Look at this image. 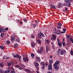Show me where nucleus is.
<instances>
[{
  "label": "nucleus",
  "mask_w": 73,
  "mask_h": 73,
  "mask_svg": "<svg viewBox=\"0 0 73 73\" xmlns=\"http://www.w3.org/2000/svg\"><path fill=\"white\" fill-rule=\"evenodd\" d=\"M38 36L39 38H42V37H45V36L43 33L41 32L38 34Z\"/></svg>",
  "instance_id": "nucleus-1"
},
{
  "label": "nucleus",
  "mask_w": 73,
  "mask_h": 73,
  "mask_svg": "<svg viewBox=\"0 0 73 73\" xmlns=\"http://www.w3.org/2000/svg\"><path fill=\"white\" fill-rule=\"evenodd\" d=\"M65 2L68 5V7H70L71 5V0H64Z\"/></svg>",
  "instance_id": "nucleus-2"
},
{
  "label": "nucleus",
  "mask_w": 73,
  "mask_h": 73,
  "mask_svg": "<svg viewBox=\"0 0 73 73\" xmlns=\"http://www.w3.org/2000/svg\"><path fill=\"white\" fill-rule=\"evenodd\" d=\"M44 47L43 46H42L41 48H40V50L38 49L37 50L38 53L40 54L41 53H42L44 51Z\"/></svg>",
  "instance_id": "nucleus-3"
},
{
  "label": "nucleus",
  "mask_w": 73,
  "mask_h": 73,
  "mask_svg": "<svg viewBox=\"0 0 73 73\" xmlns=\"http://www.w3.org/2000/svg\"><path fill=\"white\" fill-rule=\"evenodd\" d=\"M34 65V66H35V67L37 70H39V67L38 66H39V64H38V63L36 62H35Z\"/></svg>",
  "instance_id": "nucleus-4"
},
{
  "label": "nucleus",
  "mask_w": 73,
  "mask_h": 73,
  "mask_svg": "<svg viewBox=\"0 0 73 73\" xmlns=\"http://www.w3.org/2000/svg\"><path fill=\"white\" fill-rule=\"evenodd\" d=\"M60 54L61 55H63V54H66V51L65 50H62L60 52Z\"/></svg>",
  "instance_id": "nucleus-5"
},
{
  "label": "nucleus",
  "mask_w": 73,
  "mask_h": 73,
  "mask_svg": "<svg viewBox=\"0 0 73 73\" xmlns=\"http://www.w3.org/2000/svg\"><path fill=\"white\" fill-rule=\"evenodd\" d=\"M51 39L52 41H53L54 40H55L56 39V36L55 35H52V37H51Z\"/></svg>",
  "instance_id": "nucleus-6"
},
{
  "label": "nucleus",
  "mask_w": 73,
  "mask_h": 73,
  "mask_svg": "<svg viewBox=\"0 0 73 73\" xmlns=\"http://www.w3.org/2000/svg\"><path fill=\"white\" fill-rule=\"evenodd\" d=\"M36 62H40V61H41V59H40V57L36 56Z\"/></svg>",
  "instance_id": "nucleus-7"
},
{
  "label": "nucleus",
  "mask_w": 73,
  "mask_h": 73,
  "mask_svg": "<svg viewBox=\"0 0 73 73\" xmlns=\"http://www.w3.org/2000/svg\"><path fill=\"white\" fill-rule=\"evenodd\" d=\"M50 49L49 48V45H47L46 46V52L47 53H48V51L50 50Z\"/></svg>",
  "instance_id": "nucleus-8"
},
{
  "label": "nucleus",
  "mask_w": 73,
  "mask_h": 73,
  "mask_svg": "<svg viewBox=\"0 0 73 73\" xmlns=\"http://www.w3.org/2000/svg\"><path fill=\"white\" fill-rule=\"evenodd\" d=\"M23 60H24L25 62H28V61H29V59L28 57H27L26 58L25 57L23 58Z\"/></svg>",
  "instance_id": "nucleus-9"
},
{
  "label": "nucleus",
  "mask_w": 73,
  "mask_h": 73,
  "mask_svg": "<svg viewBox=\"0 0 73 73\" xmlns=\"http://www.w3.org/2000/svg\"><path fill=\"white\" fill-rule=\"evenodd\" d=\"M53 65L54 67V69H55V70H58V69H59V67L57 65H55L54 64Z\"/></svg>",
  "instance_id": "nucleus-10"
},
{
  "label": "nucleus",
  "mask_w": 73,
  "mask_h": 73,
  "mask_svg": "<svg viewBox=\"0 0 73 73\" xmlns=\"http://www.w3.org/2000/svg\"><path fill=\"white\" fill-rule=\"evenodd\" d=\"M48 66V70H51V69H52V65L49 64Z\"/></svg>",
  "instance_id": "nucleus-11"
},
{
  "label": "nucleus",
  "mask_w": 73,
  "mask_h": 73,
  "mask_svg": "<svg viewBox=\"0 0 73 73\" xmlns=\"http://www.w3.org/2000/svg\"><path fill=\"white\" fill-rule=\"evenodd\" d=\"M36 42H38V44H41V39H36Z\"/></svg>",
  "instance_id": "nucleus-12"
},
{
  "label": "nucleus",
  "mask_w": 73,
  "mask_h": 73,
  "mask_svg": "<svg viewBox=\"0 0 73 73\" xmlns=\"http://www.w3.org/2000/svg\"><path fill=\"white\" fill-rule=\"evenodd\" d=\"M45 43L47 44L48 45L50 44V42H49V40L48 39H47L45 41Z\"/></svg>",
  "instance_id": "nucleus-13"
},
{
  "label": "nucleus",
  "mask_w": 73,
  "mask_h": 73,
  "mask_svg": "<svg viewBox=\"0 0 73 73\" xmlns=\"http://www.w3.org/2000/svg\"><path fill=\"white\" fill-rule=\"evenodd\" d=\"M13 56L14 58H16L17 57V58H19V57H20V56H19V55L18 54H17L16 55Z\"/></svg>",
  "instance_id": "nucleus-14"
},
{
  "label": "nucleus",
  "mask_w": 73,
  "mask_h": 73,
  "mask_svg": "<svg viewBox=\"0 0 73 73\" xmlns=\"http://www.w3.org/2000/svg\"><path fill=\"white\" fill-rule=\"evenodd\" d=\"M1 32H5V30H4L3 28L2 27H1L0 28V33H1Z\"/></svg>",
  "instance_id": "nucleus-15"
},
{
  "label": "nucleus",
  "mask_w": 73,
  "mask_h": 73,
  "mask_svg": "<svg viewBox=\"0 0 73 73\" xmlns=\"http://www.w3.org/2000/svg\"><path fill=\"white\" fill-rule=\"evenodd\" d=\"M25 71L27 72L28 73H31V71L30 70L28 69H25Z\"/></svg>",
  "instance_id": "nucleus-16"
},
{
  "label": "nucleus",
  "mask_w": 73,
  "mask_h": 73,
  "mask_svg": "<svg viewBox=\"0 0 73 73\" xmlns=\"http://www.w3.org/2000/svg\"><path fill=\"white\" fill-rule=\"evenodd\" d=\"M59 62H60V61H59L56 60V61L55 62V63L54 65H58V64H59Z\"/></svg>",
  "instance_id": "nucleus-17"
},
{
  "label": "nucleus",
  "mask_w": 73,
  "mask_h": 73,
  "mask_svg": "<svg viewBox=\"0 0 73 73\" xmlns=\"http://www.w3.org/2000/svg\"><path fill=\"white\" fill-rule=\"evenodd\" d=\"M0 48L1 50H4V49H5V47L4 46L0 45Z\"/></svg>",
  "instance_id": "nucleus-18"
},
{
  "label": "nucleus",
  "mask_w": 73,
  "mask_h": 73,
  "mask_svg": "<svg viewBox=\"0 0 73 73\" xmlns=\"http://www.w3.org/2000/svg\"><path fill=\"white\" fill-rule=\"evenodd\" d=\"M58 44L60 48L62 47V43L61 42H58Z\"/></svg>",
  "instance_id": "nucleus-19"
},
{
  "label": "nucleus",
  "mask_w": 73,
  "mask_h": 73,
  "mask_svg": "<svg viewBox=\"0 0 73 73\" xmlns=\"http://www.w3.org/2000/svg\"><path fill=\"white\" fill-rule=\"evenodd\" d=\"M31 46L34 48L35 46V42H32L31 43Z\"/></svg>",
  "instance_id": "nucleus-20"
},
{
  "label": "nucleus",
  "mask_w": 73,
  "mask_h": 73,
  "mask_svg": "<svg viewBox=\"0 0 73 73\" xmlns=\"http://www.w3.org/2000/svg\"><path fill=\"white\" fill-rule=\"evenodd\" d=\"M53 60L52 59H51L49 60V64H53Z\"/></svg>",
  "instance_id": "nucleus-21"
},
{
  "label": "nucleus",
  "mask_w": 73,
  "mask_h": 73,
  "mask_svg": "<svg viewBox=\"0 0 73 73\" xmlns=\"http://www.w3.org/2000/svg\"><path fill=\"white\" fill-rule=\"evenodd\" d=\"M11 41H12V42H15V38L14 37L12 36L11 37Z\"/></svg>",
  "instance_id": "nucleus-22"
},
{
  "label": "nucleus",
  "mask_w": 73,
  "mask_h": 73,
  "mask_svg": "<svg viewBox=\"0 0 73 73\" xmlns=\"http://www.w3.org/2000/svg\"><path fill=\"white\" fill-rule=\"evenodd\" d=\"M5 36V34H4V32L2 33L0 35V36L1 37H4Z\"/></svg>",
  "instance_id": "nucleus-23"
},
{
  "label": "nucleus",
  "mask_w": 73,
  "mask_h": 73,
  "mask_svg": "<svg viewBox=\"0 0 73 73\" xmlns=\"http://www.w3.org/2000/svg\"><path fill=\"white\" fill-rule=\"evenodd\" d=\"M62 5V3H58V6L57 7L58 8H61V7Z\"/></svg>",
  "instance_id": "nucleus-24"
},
{
  "label": "nucleus",
  "mask_w": 73,
  "mask_h": 73,
  "mask_svg": "<svg viewBox=\"0 0 73 73\" xmlns=\"http://www.w3.org/2000/svg\"><path fill=\"white\" fill-rule=\"evenodd\" d=\"M6 43L7 45H9V44H10L11 43V42H10V41L9 40H7Z\"/></svg>",
  "instance_id": "nucleus-25"
},
{
  "label": "nucleus",
  "mask_w": 73,
  "mask_h": 73,
  "mask_svg": "<svg viewBox=\"0 0 73 73\" xmlns=\"http://www.w3.org/2000/svg\"><path fill=\"white\" fill-rule=\"evenodd\" d=\"M14 48H17L18 46V44L17 43H15L14 45Z\"/></svg>",
  "instance_id": "nucleus-26"
},
{
  "label": "nucleus",
  "mask_w": 73,
  "mask_h": 73,
  "mask_svg": "<svg viewBox=\"0 0 73 73\" xmlns=\"http://www.w3.org/2000/svg\"><path fill=\"white\" fill-rule=\"evenodd\" d=\"M31 56L32 58H34V57H35V54H34L33 53H31Z\"/></svg>",
  "instance_id": "nucleus-27"
},
{
  "label": "nucleus",
  "mask_w": 73,
  "mask_h": 73,
  "mask_svg": "<svg viewBox=\"0 0 73 73\" xmlns=\"http://www.w3.org/2000/svg\"><path fill=\"white\" fill-rule=\"evenodd\" d=\"M32 25L33 27V28H35L37 26V25H36V23H35V24L33 23L32 24Z\"/></svg>",
  "instance_id": "nucleus-28"
},
{
  "label": "nucleus",
  "mask_w": 73,
  "mask_h": 73,
  "mask_svg": "<svg viewBox=\"0 0 73 73\" xmlns=\"http://www.w3.org/2000/svg\"><path fill=\"white\" fill-rule=\"evenodd\" d=\"M50 6L52 7V8H53L54 9H56V7L55 6V5H50Z\"/></svg>",
  "instance_id": "nucleus-29"
},
{
  "label": "nucleus",
  "mask_w": 73,
  "mask_h": 73,
  "mask_svg": "<svg viewBox=\"0 0 73 73\" xmlns=\"http://www.w3.org/2000/svg\"><path fill=\"white\" fill-rule=\"evenodd\" d=\"M63 6H66L67 7H68V5L67 3H64L63 4Z\"/></svg>",
  "instance_id": "nucleus-30"
},
{
  "label": "nucleus",
  "mask_w": 73,
  "mask_h": 73,
  "mask_svg": "<svg viewBox=\"0 0 73 73\" xmlns=\"http://www.w3.org/2000/svg\"><path fill=\"white\" fill-rule=\"evenodd\" d=\"M62 24H61L60 23H57V26H59L60 27H61V26H62Z\"/></svg>",
  "instance_id": "nucleus-31"
},
{
  "label": "nucleus",
  "mask_w": 73,
  "mask_h": 73,
  "mask_svg": "<svg viewBox=\"0 0 73 73\" xmlns=\"http://www.w3.org/2000/svg\"><path fill=\"white\" fill-rule=\"evenodd\" d=\"M40 65H43L45 64V63H44V62H41L40 63Z\"/></svg>",
  "instance_id": "nucleus-32"
},
{
  "label": "nucleus",
  "mask_w": 73,
  "mask_h": 73,
  "mask_svg": "<svg viewBox=\"0 0 73 73\" xmlns=\"http://www.w3.org/2000/svg\"><path fill=\"white\" fill-rule=\"evenodd\" d=\"M51 48H52V49H54V48H55V45H54H54H52Z\"/></svg>",
  "instance_id": "nucleus-33"
},
{
  "label": "nucleus",
  "mask_w": 73,
  "mask_h": 73,
  "mask_svg": "<svg viewBox=\"0 0 73 73\" xmlns=\"http://www.w3.org/2000/svg\"><path fill=\"white\" fill-rule=\"evenodd\" d=\"M10 73H16V71L15 70H11Z\"/></svg>",
  "instance_id": "nucleus-34"
},
{
  "label": "nucleus",
  "mask_w": 73,
  "mask_h": 73,
  "mask_svg": "<svg viewBox=\"0 0 73 73\" xmlns=\"http://www.w3.org/2000/svg\"><path fill=\"white\" fill-rule=\"evenodd\" d=\"M13 64V63L12 62H10V63H8L7 64V65H8V66H11V64Z\"/></svg>",
  "instance_id": "nucleus-35"
},
{
  "label": "nucleus",
  "mask_w": 73,
  "mask_h": 73,
  "mask_svg": "<svg viewBox=\"0 0 73 73\" xmlns=\"http://www.w3.org/2000/svg\"><path fill=\"white\" fill-rule=\"evenodd\" d=\"M70 41L72 43H73V40L72 38H69Z\"/></svg>",
  "instance_id": "nucleus-36"
},
{
  "label": "nucleus",
  "mask_w": 73,
  "mask_h": 73,
  "mask_svg": "<svg viewBox=\"0 0 73 73\" xmlns=\"http://www.w3.org/2000/svg\"><path fill=\"white\" fill-rule=\"evenodd\" d=\"M3 73L4 72V70L3 69H0V73Z\"/></svg>",
  "instance_id": "nucleus-37"
},
{
  "label": "nucleus",
  "mask_w": 73,
  "mask_h": 73,
  "mask_svg": "<svg viewBox=\"0 0 73 73\" xmlns=\"http://www.w3.org/2000/svg\"><path fill=\"white\" fill-rule=\"evenodd\" d=\"M23 69V68L22 67H19V69L20 70H22Z\"/></svg>",
  "instance_id": "nucleus-38"
},
{
  "label": "nucleus",
  "mask_w": 73,
  "mask_h": 73,
  "mask_svg": "<svg viewBox=\"0 0 73 73\" xmlns=\"http://www.w3.org/2000/svg\"><path fill=\"white\" fill-rule=\"evenodd\" d=\"M62 43L63 46H65V45H66V44L64 42H62Z\"/></svg>",
  "instance_id": "nucleus-39"
},
{
  "label": "nucleus",
  "mask_w": 73,
  "mask_h": 73,
  "mask_svg": "<svg viewBox=\"0 0 73 73\" xmlns=\"http://www.w3.org/2000/svg\"><path fill=\"white\" fill-rule=\"evenodd\" d=\"M42 65V69H45V64H44Z\"/></svg>",
  "instance_id": "nucleus-40"
},
{
  "label": "nucleus",
  "mask_w": 73,
  "mask_h": 73,
  "mask_svg": "<svg viewBox=\"0 0 73 73\" xmlns=\"http://www.w3.org/2000/svg\"><path fill=\"white\" fill-rule=\"evenodd\" d=\"M70 53L71 55H73V50H71L70 52Z\"/></svg>",
  "instance_id": "nucleus-41"
},
{
  "label": "nucleus",
  "mask_w": 73,
  "mask_h": 73,
  "mask_svg": "<svg viewBox=\"0 0 73 73\" xmlns=\"http://www.w3.org/2000/svg\"><path fill=\"white\" fill-rule=\"evenodd\" d=\"M31 37L32 38H35V36L33 35H31Z\"/></svg>",
  "instance_id": "nucleus-42"
},
{
  "label": "nucleus",
  "mask_w": 73,
  "mask_h": 73,
  "mask_svg": "<svg viewBox=\"0 0 73 73\" xmlns=\"http://www.w3.org/2000/svg\"><path fill=\"white\" fill-rule=\"evenodd\" d=\"M17 42H19L20 41V38H18L16 40Z\"/></svg>",
  "instance_id": "nucleus-43"
},
{
  "label": "nucleus",
  "mask_w": 73,
  "mask_h": 73,
  "mask_svg": "<svg viewBox=\"0 0 73 73\" xmlns=\"http://www.w3.org/2000/svg\"><path fill=\"white\" fill-rule=\"evenodd\" d=\"M19 61H20V62H21V58H21V56H19Z\"/></svg>",
  "instance_id": "nucleus-44"
},
{
  "label": "nucleus",
  "mask_w": 73,
  "mask_h": 73,
  "mask_svg": "<svg viewBox=\"0 0 73 73\" xmlns=\"http://www.w3.org/2000/svg\"><path fill=\"white\" fill-rule=\"evenodd\" d=\"M23 21H25V22H27V19L25 18H24L23 19Z\"/></svg>",
  "instance_id": "nucleus-45"
},
{
  "label": "nucleus",
  "mask_w": 73,
  "mask_h": 73,
  "mask_svg": "<svg viewBox=\"0 0 73 73\" xmlns=\"http://www.w3.org/2000/svg\"><path fill=\"white\" fill-rule=\"evenodd\" d=\"M61 26H57V28L58 29H61Z\"/></svg>",
  "instance_id": "nucleus-46"
},
{
  "label": "nucleus",
  "mask_w": 73,
  "mask_h": 73,
  "mask_svg": "<svg viewBox=\"0 0 73 73\" xmlns=\"http://www.w3.org/2000/svg\"><path fill=\"white\" fill-rule=\"evenodd\" d=\"M0 66H1V67H4L3 64L1 63H0Z\"/></svg>",
  "instance_id": "nucleus-47"
},
{
  "label": "nucleus",
  "mask_w": 73,
  "mask_h": 73,
  "mask_svg": "<svg viewBox=\"0 0 73 73\" xmlns=\"http://www.w3.org/2000/svg\"><path fill=\"white\" fill-rule=\"evenodd\" d=\"M6 71H7V73H10V72L11 71H10V70H6Z\"/></svg>",
  "instance_id": "nucleus-48"
},
{
  "label": "nucleus",
  "mask_w": 73,
  "mask_h": 73,
  "mask_svg": "<svg viewBox=\"0 0 73 73\" xmlns=\"http://www.w3.org/2000/svg\"><path fill=\"white\" fill-rule=\"evenodd\" d=\"M49 57L50 58H53V56L51 55H49Z\"/></svg>",
  "instance_id": "nucleus-49"
},
{
  "label": "nucleus",
  "mask_w": 73,
  "mask_h": 73,
  "mask_svg": "<svg viewBox=\"0 0 73 73\" xmlns=\"http://www.w3.org/2000/svg\"><path fill=\"white\" fill-rule=\"evenodd\" d=\"M15 67H16V68H19V65H17L15 66Z\"/></svg>",
  "instance_id": "nucleus-50"
},
{
  "label": "nucleus",
  "mask_w": 73,
  "mask_h": 73,
  "mask_svg": "<svg viewBox=\"0 0 73 73\" xmlns=\"http://www.w3.org/2000/svg\"><path fill=\"white\" fill-rule=\"evenodd\" d=\"M70 35H68L67 36V38H70Z\"/></svg>",
  "instance_id": "nucleus-51"
},
{
  "label": "nucleus",
  "mask_w": 73,
  "mask_h": 73,
  "mask_svg": "<svg viewBox=\"0 0 73 73\" xmlns=\"http://www.w3.org/2000/svg\"><path fill=\"white\" fill-rule=\"evenodd\" d=\"M57 32H60V33L61 32V30L58 29H57Z\"/></svg>",
  "instance_id": "nucleus-52"
},
{
  "label": "nucleus",
  "mask_w": 73,
  "mask_h": 73,
  "mask_svg": "<svg viewBox=\"0 0 73 73\" xmlns=\"http://www.w3.org/2000/svg\"><path fill=\"white\" fill-rule=\"evenodd\" d=\"M63 30L64 32H65L66 31V29H65L64 28H63Z\"/></svg>",
  "instance_id": "nucleus-53"
},
{
  "label": "nucleus",
  "mask_w": 73,
  "mask_h": 73,
  "mask_svg": "<svg viewBox=\"0 0 73 73\" xmlns=\"http://www.w3.org/2000/svg\"><path fill=\"white\" fill-rule=\"evenodd\" d=\"M36 22L37 23V24H38V20L37 19L36 20Z\"/></svg>",
  "instance_id": "nucleus-54"
},
{
  "label": "nucleus",
  "mask_w": 73,
  "mask_h": 73,
  "mask_svg": "<svg viewBox=\"0 0 73 73\" xmlns=\"http://www.w3.org/2000/svg\"><path fill=\"white\" fill-rule=\"evenodd\" d=\"M60 51H61V50L60 49H59L58 50V52L59 53H60Z\"/></svg>",
  "instance_id": "nucleus-55"
},
{
  "label": "nucleus",
  "mask_w": 73,
  "mask_h": 73,
  "mask_svg": "<svg viewBox=\"0 0 73 73\" xmlns=\"http://www.w3.org/2000/svg\"><path fill=\"white\" fill-rule=\"evenodd\" d=\"M66 39H67V41H68V42H69L70 40L69 38H66Z\"/></svg>",
  "instance_id": "nucleus-56"
},
{
  "label": "nucleus",
  "mask_w": 73,
  "mask_h": 73,
  "mask_svg": "<svg viewBox=\"0 0 73 73\" xmlns=\"http://www.w3.org/2000/svg\"><path fill=\"white\" fill-rule=\"evenodd\" d=\"M65 10L66 11H68V8H67V7H66L65 8Z\"/></svg>",
  "instance_id": "nucleus-57"
},
{
  "label": "nucleus",
  "mask_w": 73,
  "mask_h": 73,
  "mask_svg": "<svg viewBox=\"0 0 73 73\" xmlns=\"http://www.w3.org/2000/svg\"><path fill=\"white\" fill-rule=\"evenodd\" d=\"M54 31H57V29H56V28H54Z\"/></svg>",
  "instance_id": "nucleus-58"
},
{
  "label": "nucleus",
  "mask_w": 73,
  "mask_h": 73,
  "mask_svg": "<svg viewBox=\"0 0 73 73\" xmlns=\"http://www.w3.org/2000/svg\"><path fill=\"white\" fill-rule=\"evenodd\" d=\"M70 44V42H68V43L66 44V45H68V46L69 44Z\"/></svg>",
  "instance_id": "nucleus-59"
},
{
  "label": "nucleus",
  "mask_w": 73,
  "mask_h": 73,
  "mask_svg": "<svg viewBox=\"0 0 73 73\" xmlns=\"http://www.w3.org/2000/svg\"><path fill=\"white\" fill-rule=\"evenodd\" d=\"M51 44H52V45H54V43L53 42H51Z\"/></svg>",
  "instance_id": "nucleus-60"
},
{
  "label": "nucleus",
  "mask_w": 73,
  "mask_h": 73,
  "mask_svg": "<svg viewBox=\"0 0 73 73\" xmlns=\"http://www.w3.org/2000/svg\"><path fill=\"white\" fill-rule=\"evenodd\" d=\"M21 66H23L24 67H25V66L24 65V64H22L21 65Z\"/></svg>",
  "instance_id": "nucleus-61"
},
{
  "label": "nucleus",
  "mask_w": 73,
  "mask_h": 73,
  "mask_svg": "<svg viewBox=\"0 0 73 73\" xmlns=\"http://www.w3.org/2000/svg\"><path fill=\"white\" fill-rule=\"evenodd\" d=\"M11 69H12V70H14V68L13 67H12L11 68Z\"/></svg>",
  "instance_id": "nucleus-62"
},
{
  "label": "nucleus",
  "mask_w": 73,
  "mask_h": 73,
  "mask_svg": "<svg viewBox=\"0 0 73 73\" xmlns=\"http://www.w3.org/2000/svg\"><path fill=\"white\" fill-rule=\"evenodd\" d=\"M60 33H65V32H64V31H61Z\"/></svg>",
  "instance_id": "nucleus-63"
},
{
  "label": "nucleus",
  "mask_w": 73,
  "mask_h": 73,
  "mask_svg": "<svg viewBox=\"0 0 73 73\" xmlns=\"http://www.w3.org/2000/svg\"><path fill=\"white\" fill-rule=\"evenodd\" d=\"M2 73H7V71H6V70L5 72H3Z\"/></svg>",
  "instance_id": "nucleus-64"
}]
</instances>
